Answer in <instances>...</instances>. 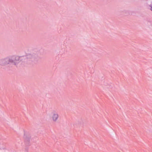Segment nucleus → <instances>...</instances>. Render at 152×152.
I'll return each instance as SVG.
<instances>
[{
	"label": "nucleus",
	"instance_id": "1",
	"mask_svg": "<svg viewBox=\"0 0 152 152\" xmlns=\"http://www.w3.org/2000/svg\"><path fill=\"white\" fill-rule=\"evenodd\" d=\"M38 52L34 51L31 52L26 56H13L14 65H16L19 63L20 61H27V60L31 61L34 63H36L39 60V58L38 56Z\"/></svg>",
	"mask_w": 152,
	"mask_h": 152
},
{
	"label": "nucleus",
	"instance_id": "6",
	"mask_svg": "<svg viewBox=\"0 0 152 152\" xmlns=\"http://www.w3.org/2000/svg\"><path fill=\"white\" fill-rule=\"evenodd\" d=\"M150 7H151L150 9L152 11V5H150Z\"/></svg>",
	"mask_w": 152,
	"mask_h": 152
},
{
	"label": "nucleus",
	"instance_id": "5",
	"mask_svg": "<svg viewBox=\"0 0 152 152\" xmlns=\"http://www.w3.org/2000/svg\"><path fill=\"white\" fill-rule=\"evenodd\" d=\"M149 133L150 134H152V128L151 130L149 131Z\"/></svg>",
	"mask_w": 152,
	"mask_h": 152
},
{
	"label": "nucleus",
	"instance_id": "4",
	"mask_svg": "<svg viewBox=\"0 0 152 152\" xmlns=\"http://www.w3.org/2000/svg\"><path fill=\"white\" fill-rule=\"evenodd\" d=\"M58 117V115L57 113H54L52 115L53 120L54 122H56Z\"/></svg>",
	"mask_w": 152,
	"mask_h": 152
},
{
	"label": "nucleus",
	"instance_id": "2",
	"mask_svg": "<svg viewBox=\"0 0 152 152\" xmlns=\"http://www.w3.org/2000/svg\"><path fill=\"white\" fill-rule=\"evenodd\" d=\"M12 56L0 59V65L5 66L7 65H14L15 62Z\"/></svg>",
	"mask_w": 152,
	"mask_h": 152
},
{
	"label": "nucleus",
	"instance_id": "3",
	"mask_svg": "<svg viewBox=\"0 0 152 152\" xmlns=\"http://www.w3.org/2000/svg\"><path fill=\"white\" fill-rule=\"evenodd\" d=\"M31 136L29 135H24V138L25 139V142L27 146H29L30 145V141L31 139Z\"/></svg>",
	"mask_w": 152,
	"mask_h": 152
}]
</instances>
